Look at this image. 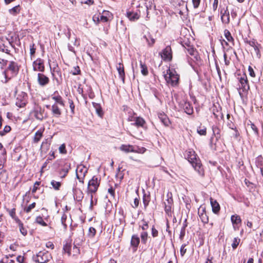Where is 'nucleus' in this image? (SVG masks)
<instances>
[{
	"label": "nucleus",
	"instance_id": "obj_62",
	"mask_svg": "<svg viewBox=\"0 0 263 263\" xmlns=\"http://www.w3.org/2000/svg\"><path fill=\"white\" fill-rule=\"evenodd\" d=\"M68 102L69 103V106L70 109L71 110V112L73 114L74 113V105L72 101V100L69 99Z\"/></svg>",
	"mask_w": 263,
	"mask_h": 263
},
{
	"label": "nucleus",
	"instance_id": "obj_5",
	"mask_svg": "<svg viewBox=\"0 0 263 263\" xmlns=\"http://www.w3.org/2000/svg\"><path fill=\"white\" fill-rule=\"evenodd\" d=\"M100 179H99L96 176H94L88 183V190L91 193H95L97 192L100 185Z\"/></svg>",
	"mask_w": 263,
	"mask_h": 263
},
{
	"label": "nucleus",
	"instance_id": "obj_37",
	"mask_svg": "<svg viewBox=\"0 0 263 263\" xmlns=\"http://www.w3.org/2000/svg\"><path fill=\"white\" fill-rule=\"evenodd\" d=\"M52 74L53 77V79H55L57 82L59 83V80L58 78H55L56 74L60 76L61 78V72L60 70H59V68H53L52 72Z\"/></svg>",
	"mask_w": 263,
	"mask_h": 263
},
{
	"label": "nucleus",
	"instance_id": "obj_57",
	"mask_svg": "<svg viewBox=\"0 0 263 263\" xmlns=\"http://www.w3.org/2000/svg\"><path fill=\"white\" fill-rule=\"evenodd\" d=\"M200 2H201V0H192L193 5L195 9L198 8V7L200 5Z\"/></svg>",
	"mask_w": 263,
	"mask_h": 263
},
{
	"label": "nucleus",
	"instance_id": "obj_20",
	"mask_svg": "<svg viewBox=\"0 0 263 263\" xmlns=\"http://www.w3.org/2000/svg\"><path fill=\"white\" fill-rule=\"evenodd\" d=\"M140 243V238L137 235H133L132 236L130 245L133 248L134 250H137Z\"/></svg>",
	"mask_w": 263,
	"mask_h": 263
},
{
	"label": "nucleus",
	"instance_id": "obj_41",
	"mask_svg": "<svg viewBox=\"0 0 263 263\" xmlns=\"http://www.w3.org/2000/svg\"><path fill=\"white\" fill-rule=\"evenodd\" d=\"M197 133L201 136H205L206 134V128L204 126H199L197 128Z\"/></svg>",
	"mask_w": 263,
	"mask_h": 263
},
{
	"label": "nucleus",
	"instance_id": "obj_48",
	"mask_svg": "<svg viewBox=\"0 0 263 263\" xmlns=\"http://www.w3.org/2000/svg\"><path fill=\"white\" fill-rule=\"evenodd\" d=\"M36 203L35 202H33L31 204H30L27 207L24 208V210L26 213H29L31 211V210L34 209Z\"/></svg>",
	"mask_w": 263,
	"mask_h": 263
},
{
	"label": "nucleus",
	"instance_id": "obj_39",
	"mask_svg": "<svg viewBox=\"0 0 263 263\" xmlns=\"http://www.w3.org/2000/svg\"><path fill=\"white\" fill-rule=\"evenodd\" d=\"M0 51L9 55H11L10 53V50H9L8 47L4 44L0 45Z\"/></svg>",
	"mask_w": 263,
	"mask_h": 263
},
{
	"label": "nucleus",
	"instance_id": "obj_64",
	"mask_svg": "<svg viewBox=\"0 0 263 263\" xmlns=\"http://www.w3.org/2000/svg\"><path fill=\"white\" fill-rule=\"evenodd\" d=\"M46 247L47 248L51 249H53L54 247V246L53 243L52 242L48 241L46 243Z\"/></svg>",
	"mask_w": 263,
	"mask_h": 263
},
{
	"label": "nucleus",
	"instance_id": "obj_12",
	"mask_svg": "<svg viewBox=\"0 0 263 263\" xmlns=\"http://www.w3.org/2000/svg\"><path fill=\"white\" fill-rule=\"evenodd\" d=\"M239 81L241 84V89L242 90V91L247 92L250 89V86L247 76L243 74L242 76L240 78Z\"/></svg>",
	"mask_w": 263,
	"mask_h": 263
},
{
	"label": "nucleus",
	"instance_id": "obj_21",
	"mask_svg": "<svg viewBox=\"0 0 263 263\" xmlns=\"http://www.w3.org/2000/svg\"><path fill=\"white\" fill-rule=\"evenodd\" d=\"M53 116L55 117L59 118L62 114V111L57 103L53 104L50 108Z\"/></svg>",
	"mask_w": 263,
	"mask_h": 263
},
{
	"label": "nucleus",
	"instance_id": "obj_40",
	"mask_svg": "<svg viewBox=\"0 0 263 263\" xmlns=\"http://www.w3.org/2000/svg\"><path fill=\"white\" fill-rule=\"evenodd\" d=\"M142 243L146 244L148 238V233L146 232H143L140 235Z\"/></svg>",
	"mask_w": 263,
	"mask_h": 263
},
{
	"label": "nucleus",
	"instance_id": "obj_4",
	"mask_svg": "<svg viewBox=\"0 0 263 263\" xmlns=\"http://www.w3.org/2000/svg\"><path fill=\"white\" fill-rule=\"evenodd\" d=\"M51 258V254L48 251H40L33 256V259L39 263H46Z\"/></svg>",
	"mask_w": 263,
	"mask_h": 263
},
{
	"label": "nucleus",
	"instance_id": "obj_44",
	"mask_svg": "<svg viewBox=\"0 0 263 263\" xmlns=\"http://www.w3.org/2000/svg\"><path fill=\"white\" fill-rule=\"evenodd\" d=\"M51 184L52 185V187L54 188L55 190H59L60 187L61 186V183L60 182H57L54 180H52L51 182Z\"/></svg>",
	"mask_w": 263,
	"mask_h": 263
},
{
	"label": "nucleus",
	"instance_id": "obj_19",
	"mask_svg": "<svg viewBox=\"0 0 263 263\" xmlns=\"http://www.w3.org/2000/svg\"><path fill=\"white\" fill-rule=\"evenodd\" d=\"M131 121H133L134 122L131 123L132 125L136 126L137 127H143L145 122L144 120L141 117H135L132 118Z\"/></svg>",
	"mask_w": 263,
	"mask_h": 263
},
{
	"label": "nucleus",
	"instance_id": "obj_9",
	"mask_svg": "<svg viewBox=\"0 0 263 263\" xmlns=\"http://www.w3.org/2000/svg\"><path fill=\"white\" fill-rule=\"evenodd\" d=\"M179 105L187 114L191 115L193 113V107L189 102L183 100L180 102Z\"/></svg>",
	"mask_w": 263,
	"mask_h": 263
},
{
	"label": "nucleus",
	"instance_id": "obj_28",
	"mask_svg": "<svg viewBox=\"0 0 263 263\" xmlns=\"http://www.w3.org/2000/svg\"><path fill=\"white\" fill-rule=\"evenodd\" d=\"M224 35L227 41L234 45V39L232 36L230 32L228 30L225 29L224 31Z\"/></svg>",
	"mask_w": 263,
	"mask_h": 263
},
{
	"label": "nucleus",
	"instance_id": "obj_23",
	"mask_svg": "<svg viewBox=\"0 0 263 263\" xmlns=\"http://www.w3.org/2000/svg\"><path fill=\"white\" fill-rule=\"evenodd\" d=\"M159 118L161 122L166 126H168L170 124V121L167 116L164 114H159Z\"/></svg>",
	"mask_w": 263,
	"mask_h": 263
},
{
	"label": "nucleus",
	"instance_id": "obj_30",
	"mask_svg": "<svg viewBox=\"0 0 263 263\" xmlns=\"http://www.w3.org/2000/svg\"><path fill=\"white\" fill-rule=\"evenodd\" d=\"M93 106L95 108L96 112L98 115L99 117H102L103 115V112L100 105L96 103H93Z\"/></svg>",
	"mask_w": 263,
	"mask_h": 263
},
{
	"label": "nucleus",
	"instance_id": "obj_17",
	"mask_svg": "<svg viewBox=\"0 0 263 263\" xmlns=\"http://www.w3.org/2000/svg\"><path fill=\"white\" fill-rule=\"evenodd\" d=\"M37 82L41 86H45L49 82V78L43 73L37 74Z\"/></svg>",
	"mask_w": 263,
	"mask_h": 263
},
{
	"label": "nucleus",
	"instance_id": "obj_11",
	"mask_svg": "<svg viewBox=\"0 0 263 263\" xmlns=\"http://www.w3.org/2000/svg\"><path fill=\"white\" fill-rule=\"evenodd\" d=\"M246 43H247L249 45V46H250L251 47H252V48H254V50L256 54L257 57L258 58H260L261 57V54L260 53V50H259V49L261 47L260 45L259 44L254 40H247L246 41Z\"/></svg>",
	"mask_w": 263,
	"mask_h": 263
},
{
	"label": "nucleus",
	"instance_id": "obj_61",
	"mask_svg": "<svg viewBox=\"0 0 263 263\" xmlns=\"http://www.w3.org/2000/svg\"><path fill=\"white\" fill-rule=\"evenodd\" d=\"M108 193L112 196L114 197L115 196V189L112 187H110L108 189Z\"/></svg>",
	"mask_w": 263,
	"mask_h": 263
},
{
	"label": "nucleus",
	"instance_id": "obj_54",
	"mask_svg": "<svg viewBox=\"0 0 263 263\" xmlns=\"http://www.w3.org/2000/svg\"><path fill=\"white\" fill-rule=\"evenodd\" d=\"M142 222L143 224L141 227V229L144 231L147 230L148 228V222L146 221L144 219H143L142 220Z\"/></svg>",
	"mask_w": 263,
	"mask_h": 263
},
{
	"label": "nucleus",
	"instance_id": "obj_45",
	"mask_svg": "<svg viewBox=\"0 0 263 263\" xmlns=\"http://www.w3.org/2000/svg\"><path fill=\"white\" fill-rule=\"evenodd\" d=\"M67 219V215L65 214H63L61 217V221L62 225L64 227V230H66L67 228V226L65 222Z\"/></svg>",
	"mask_w": 263,
	"mask_h": 263
},
{
	"label": "nucleus",
	"instance_id": "obj_42",
	"mask_svg": "<svg viewBox=\"0 0 263 263\" xmlns=\"http://www.w3.org/2000/svg\"><path fill=\"white\" fill-rule=\"evenodd\" d=\"M71 245L68 243H66L64 245L63 250L64 253H67L68 255H70V250H71Z\"/></svg>",
	"mask_w": 263,
	"mask_h": 263
},
{
	"label": "nucleus",
	"instance_id": "obj_60",
	"mask_svg": "<svg viewBox=\"0 0 263 263\" xmlns=\"http://www.w3.org/2000/svg\"><path fill=\"white\" fill-rule=\"evenodd\" d=\"M40 182H38V181H36L34 184V185H33V187L32 190V193L33 194L34 193L36 192L37 189V187H38V186L40 185Z\"/></svg>",
	"mask_w": 263,
	"mask_h": 263
},
{
	"label": "nucleus",
	"instance_id": "obj_56",
	"mask_svg": "<svg viewBox=\"0 0 263 263\" xmlns=\"http://www.w3.org/2000/svg\"><path fill=\"white\" fill-rule=\"evenodd\" d=\"M7 60L3 59H0V66H1V68L3 69L4 67L7 65Z\"/></svg>",
	"mask_w": 263,
	"mask_h": 263
},
{
	"label": "nucleus",
	"instance_id": "obj_58",
	"mask_svg": "<svg viewBox=\"0 0 263 263\" xmlns=\"http://www.w3.org/2000/svg\"><path fill=\"white\" fill-rule=\"evenodd\" d=\"M152 235L153 237H156L158 235V231L155 229V227L153 226L152 228Z\"/></svg>",
	"mask_w": 263,
	"mask_h": 263
},
{
	"label": "nucleus",
	"instance_id": "obj_35",
	"mask_svg": "<svg viewBox=\"0 0 263 263\" xmlns=\"http://www.w3.org/2000/svg\"><path fill=\"white\" fill-rule=\"evenodd\" d=\"M20 12V5L16 6L11 9L9 10V12L13 15H15L19 13Z\"/></svg>",
	"mask_w": 263,
	"mask_h": 263
},
{
	"label": "nucleus",
	"instance_id": "obj_14",
	"mask_svg": "<svg viewBox=\"0 0 263 263\" xmlns=\"http://www.w3.org/2000/svg\"><path fill=\"white\" fill-rule=\"evenodd\" d=\"M61 168L60 171V175L62 178L65 177L71 168V164L70 163L64 162L63 164H61Z\"/></svg>",
	"mask_w": 263,
	"mask_h": 263
},
{
	"label": "nucleus",
	"instance_id": "obj_36",
	"mask_svg": "<svg viewBox=\"0 0 263 263\" xmlns=\"http://www.w3.org/2000/svg\"><path fill=\"white\" fill-rule=\"evenodd\" d=\"M248 126H250L252 130L254 132V134L256 136H258L259 134L258 130L256 125L253 123L251 121H249L247 124Z\"/></svg>",
	"mask_w": 263,
	"mask_h": 263
},
{
	"label": "nucleus",
	"instance_id": "obj_53",
	"mask_svg": "<svg viewBox=\"0 0 263 263\" xmlns=\"http://www.w3.org/2000/svg\"><path fill=\"white\" fill-rule=\"evenodd\" d=\"M96 233V229L93 227H90L89 229L88 235L90 237H93Z\"/></svg>",
	"mask_w": 263,
	"mask_h": 263
},
{
	"label": "nucleus",
	"instance_id": "obj_31",
	"mask_svg": "<svg viewBox=\"0 0 263 263\" xmlns=\"http://www.w3.org/2000/svg\"><path fill=\"white\" fill-rule=\"evenodd\" d=\"M42 137L43 131L41 130H37L35 134L34 137L33 138V142L36 143H38Z\"/></svg>",
	"mask_w": 263,
	"mask_h": 263
},
{
	"label": "nucleus",
	"instance_id": "obj_47",
	"mask_svg": "<svg viewBox=\"0 0 263 263\" xmlns=\"http://www.w3.org/2000/svg\"><path fill=\"white\" fill-rule=\"evenodd\" d=\"M187 50L188 53L190 55H195V58H196V59L197 60H198V57L196 55L197 51L193 47H189V48Z\"/></svg>",
	"mask_w": 263,
	"mask_h": 263
},
{
	"label": "nucleus",
	"instance_id": "obj_38",
	"mask_svg": "<svg viewBox=\"0 0 263 263\" xmlns=\"http://www.w3.org/2000/svg\"><path fill=\"white\" fill-rule=\"evenodd\" d=\"M263 158L261 156H258L255 159V164L258 168H261L262 165Z\"/></svg>",
	"mask_w": 263,
	"mask_h": 263
},
{
	"label": "nucleus",
	"instance_id": "obj_1",
	"mask_svg": "<svg viewBox=\"0 0 263 263\" xmlns=\"http://www.w3.org/2000/svg\"><path fill=\"white\" fill-rule=\"evenodd\" d=\"M184 156L189 162L192 165L194 169L198 173L199 175L203 176L204 170L200 159L198 158L195 152L192 149L186 150Z\"/></svg>",
	"mask_w": 263,
	"mask_h": 263
},
{
	"label": "nucleus",
	"instance_id": "obj_49",
	"mask_svg": "<svg viewBox=\"0 0 263 263\" xmlns=\"http://www.w3.org/2000/svg\"><path fill=\"white\" fill-rule=\"evenodd\" d=\"M240 239L238 238H234L233 242L232 244V247L233 249H236L240 242Z\"/></svg>",
	"mask_w": 263,
	"mask_h": 263
},
{
	"label": "nucleus",
	"instance_id": "obj_18",
	"mask_svg": "<svg viewBox=\"0 0 263 263\" xmlns=\"http://www.w3.org/2000/svg\"><path fill=\"white\" fill-rule=\"evenodd\" d=\"M116 68L118 72L119 77L121 79L123 83H124L125 76L123 64L121 63H118L116 66Z\"/></svg>",
	"mask_w": 263,
	"mask_h": 263
},
{
	"label": "nucleus",
	"instance_id": "obj_52",
	"mask_svg": "<svg viewBox=\"0 0 263 263\" xmlns=\"http://www.w3.org/2000/svg\"><path fill=\"white\" fill-rule=\"evenodd\" d=\"M102 15L110 20L112 18V15L111 13L108 11L104 10L102 12Z\"/></svg>",
	"mask_w": 263,
	"mask_h": 263
},
{
	"label": "nucleus",
	"instance_id": "obj_22",
	"mask_svg": "<svg viewBox=\"0 0 263 263\" xmlns=\"http://www.w3.org/2000/svg\"><path fill=\"white\" fill-rule=\"evenodd\" d=\"M120 149L125 153L138 152V151L135 149V147L132 145L123 144L120 146Z\"/></svg>",
	"mask_w": 263,
	"mask_h": 263
},
{
	"label": "nucleus",
	"instance_id": "obj_25",
	"mask_svg": "<svg viewBox=\"0 0 263 263\" xmlns=\"http://www.w3.org/2000/svg\"><path fill=\"white\" fill-rule=\"evenodd\" d=\"M210 202L213 213L217 214L220 210L219 203L216 200H214L212 198H210Z\"/></svg>",
	"mask_w": 263,
	"mask_h": 263
},
{
	"label": "nucleus",
	"instance_id": "obj_8",
	"mask_svg": "<svg viewBox=\"0 0 263 263\" xmlns=\"http://www.w3.org/2000/svg\"><path fill=\"white\" fill-rule=\"evenodd\" d=\"M44 109L42 108L40 106H36L34 107L31 111V114L33 115L36 119L39 121H42L44 119Z\"/></svg>",
	"mask_w": 263,
	"mask_h": 263
},
{
	"label": "nucleus",
	"instance_id": "obj_3",
	"mask_svg": "<svg viewBox=\"0 0 263 263\" xmlns=\"http://www.w3.org/2000/svg\"><path fill=\"white\" fill-rule=\"evenodd\" d=\"M8 71L11 72V77L16 76L19 71V67L18 64L14 61L10 62L8 67L3 72V74L4 75L5 79V83H7L8 81L11 79L10 77H8Z\"/></svg>",
	"mask_w": 263,
	"mask_h": 263
},
{
	"label": "nucleus",
	"instance_id": "obj_27",
	"mask_svg": "<svg viewBox=\"0 0 263 263\" xmlns=\"http://www.w3.org/2000/svg\"><path fill=\"white\" fill-rule=\"evenodd\" d=\"M127 16L130 21H134L139 18L140 15L137 12H127Z\"/></svg>",
	"mask_w": 263,
	"mask_h": 263
},
{
	"label": "nucleus",
	"instance_id": "obj_55",
	"mask_svg": "<svg viewBox=\"0 0 263 263\" xmlns=\"http://www.w3.org/2000/svg\"><path fill=\"white\" fill-rule=\"evenodd\" d=\"M36 48L34 47V44L30 45V53L31 56L33 55L35 53Z\"/></svg>",
	"mask_w": 263,
	"mask_h": 263
},
{
	"label": "nucleus",
	"instance_id": "obj_59",
	"mask_svg": "<svg viewBox=\"0 0 263 263\" xmlns=\"http://www.w3.org/2000/svg\"><path fill=\"white\" fill-rule=\"evenodd\" d=\"M185 246H186V245L183 244L182 245V246L180 248V254L182 256H183L186 252V249H185Z\"/></svg>",
	"mask_w": 263,
	"mask_h": 263
},
{
	"label": "nucleus",
	"instance_id": "obj_50",
	"mask_svg": "<svg viewBox=\"0 0 263 263\" xmlns=\"http://www.w3.org/2000/svg\"><path fill=\"white\" fill-rule=\"evenodd\" d=\"M80 72H81V70H80V67L78 66L74 67L71 72V73L73 75L79 74H80Z\"/></svg>",
	"mask_w": 263,
	"mask_h": 263
},
{
	"label": "nucleus",
	"instance_id": "obj_2",
	"mask_svg": "<svg viewBox=\"0 0 263 263\" xmlns=\"http://www.w3.org/2000/svg\"><path fill=\"white\" fill-rule=\"evenodd\" d=\"M165 80L167 83L172 86H177L179 84V75L174 69L169 68L166 70V73L164 74Z\"/></svg>",
	"mask_w": 263,
	"mask_h": 263
},
{
	"label": "nucleus",
	"instance_id": "obj_24",
	"mask_svg": "<svg viewBox=\"0 0 263 263\" xmlns=\"http://www.w3.org/2000/svg\"><path fill=\"white\" fill-rule=\"evenodd\" d=\"M56 93H58L57 91H55L53 95L52 96V99L55 101V103L59 104L62 106H64V103L63 101L62 98L60 95L55 96Z\"/></svg>",
	"mask_w": 263,
	"mask_h": 263
},
{
	"label": "nucleus",
	"instance_id": "obj_46",
	"mask_svg": "<svg viewBox=\"0 0 263 263\" xmlns=\"http://www.w3.org/2000/svg\"><path fill=\"white\" fill-rule=\"evenodd\" d=\"M35 222L43 226H47V223L43 220L42 217L41 216H37L36 218Z\"/></svg>",
	"mask_w": 263,
	"mask_h": 263
},
{
	"label": "nucleus",
	"instance_id": "obj_32",
	"mask_svg": "<svg viewBox=\"0 0 263 263\" xmlns=\"http://www.w3.org/2000/svg\"><path fill=\"white\" fill-rule=\"evenodd\" d=\"M140 65L141 73L144 76H147L148 73V72L146 65L144 63H142L141 61H140Z\"/></svg>",
	"mask_w": 263,
	"mask_h": 263
},
{
	"label": "nucleus",
	"instance_id": "obj_29",
	"mask_svg": "<svg viewBox=\"0 0 263 263\" xmlns=\"http://www.w3.org/2000/svg\"><path fill=\"white\" fill-rule=\"evenodd\" d=\"M143 38L146 40L149 46H152L155 43V39L152 37L149 33L144 35Z\"/></svg>",
	"mask_w": 263,
	"mask_h": 263
},
{
	"label": "nucleus",
	"instance_id": "obj_63",
	"mask_svg": "<svg viewBox=\"0 0 263 263\" xmlns=\"http://www.w3.org/2000/svg\"><path fill=\"white\" fill-rule=\"evenodd\" d=\"M248 70L249 72L250 76L252 77H255V74L253 68L250 66L248 68Z\"/></svg>",
	"mask_w": 263,
	"mask_h": 263
},
{
	"label": "nucleus",
	"instance_id": "obj_10",
	"mask_svg": "<svg viewBox=\"0 0 263 263\" xmlns=\"http://www.w3.org/2000/svg\"><path fill=\"white\" fill-rule=\"evenodd\" d=\"M33 69L34 71L44 72L45 66L43 60L38 58L33 62Z\"/></svg>",
	"mask_w": 263,
	"mask_h": 263
},
{
	"label": "nucleus",
	"instance_id": "obj_34",
	"mask_svg": "<svg viewBox=\"0 0 263 263\" xmlns=\"http://www.w3.org/2000/svg\"><path fill=\"white\" fill-rule=\"evenodd\" d=\"M212 130L216 140H218L220 138V129L217 126H213Z\"/></svg>",
	"mask_w": 263,
	"mask_h": 263
},
{
	"label": "nucleus",
	"instance_id": "obj_15",
	"mask_svg": "<svg viewBox=\"0 0 263 263\" xmlns=\"http://www.w3.org/2000/svg\"><path fill=\"white\" fill-rule=\"evenodd\" d=\"M161 57L164 60L170 61L172 58V49L170 46H167L164 49L161 53Z\"/></svg>",
	"mask_w": 263,
	"mask_h": 263
},
{
	"label": "nucleus",
	"instance_id": "obj_33",
	"mask_svg": "<svg viewBox=\"0 0 263 263\" xmlns=\"http://www.w3.org/2000/svg\"><path fill=\"white\" fill-rule=\"evenodd\" d=\"M231 220L233 224H238L241 222L240 216L237 215H232L231 217Z\"/></svg>",
	"mask_w": 263,
	"mask_h": 263
},
{
	"label": "nucleus",
	"instance_id": "obj_26",
	"mask_svg": "<svg viewBox=\"0 0 263 263\" xmlns=\"http://www.w3.org/2000/svg\"><path fill=\"white\" fill-rule=\"evenodd\" d=\"M145 4L147 10V17H148L149 14V11L153 10L155 7V6L153 3V0H146Z\"/></svg>",
	"mask_w": 263,
	"mask_h": 263
},
{
	"label": "nucleus",
	"instance_id": "obj_51",
	"mask_svg": "<svg viewBox=\"0 0 263 263\" xmlns=\"http://www.w3.org/2000/svg\"><path fill=\"white\" fill-rule=\"evenodd\" d=\"M19 226V229L20 232L24 235L26 236L27 234V230L24 227L23 223L20 224Z\"/></svg>",
	"mask_w": 263,
	"mask_h": 263
},
{
	"label": "nucleus",
	"instance_id": "obj_16",
	"mask_svg": "<svg viewBox=\"0 0 263 263\" xmlns=\"http://www.w3.org/2000/svg\"><path fill=\"white\" fill-rule=\"evenodd\" d=\"M198 215L201 221L205 224L209 222V217L206 215L205 208L204 207L200 206L198 210Z\"/></svg>",
	"mask_w": 263,
	"mask_h": 263
},
{
	"label": "nucleus",
	"instance_id": "obj_6",
	"mask_svg": "<svg viewBox=\"0 0 263 263\" xmlns=\"http://www.w3.org/2000/svg\"><path fill=\"white\" fill-rule=\"evenodd\" d=\"M88 169L84 165H80L78 166L76 170V177L79 181L84 183V178L87 173Z\"/></svg>",
	"mask_w": 263,
	"mask_h": 263
},
{
	"label": "nucleus",
	"instance_id": "obj_13",
	"mask_svg": "<svg viewBox=\"0 0 263 263\" xmlns=\"http://www.w3.org/2000/svg\"><path fill=\"white\" fill-rule=\"evenodd\" d=\"M221 20L223 24H228L230 22V14L228 7L222 8L220 10Z\"/></svg>",
	"mask_w": 263,
	"mask_h": 263
},
{
	"label": "nucleus",
	"instance_id": "obj_7",
	"mask_svg": "<svg viewBox=\"0 0 263 263\" xmlns=\"http://www.w3.org/2000/svg\"><path fill=\"white\" fill-rule=\"evenodd\" d=\"M167 199L166 202H164L165 212L168 215H171L172 213V209L173 206V199L172 194L168 192L167 194Z\"/></svg>",
	"mask_w": 263,
	"mask_h": 263
},
{
	"label": "nucleus",
	"instance_id": "obj_43",
	"mask_svg": "<svg viewBox=\"0 0 263 263\" xmlns=\"http://www.w3.org/2000/svg\"><path fill=\"white\" fill-rule=\"evenodd\" d=\"M150 198L149 196L146 195L145 194L143 196V202L144 204V208L146 209L149 204Z\"/></svg>",
	"mask_w": 263,
	"mask_h": 263
}]
</instances>
